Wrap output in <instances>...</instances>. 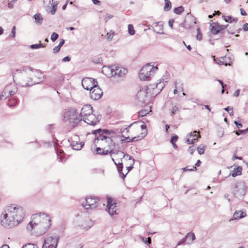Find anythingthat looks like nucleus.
Returning <instances> with one entry per match:
<instances>
[{
    "label": "nucleus",
    "mask_w": 248,
    "mask_h": 248,
    "mask_svg": "<svg viewBox=\"0 0 248 248\" xmlns=\"http://www.w3.org/2000/svg\"><path fill=\"white\" fill-rule=\"evenodd\" d=\"M24 217V212L20 207L14 205L7 206L0 217V223L6 228H11L17 225Z\"/></svg>",
    "instance_id": "nucleus-1"
},
{
    "label": "nucleus",
    "mask_w": 248,
    "mask_h": 248,
    "mask_svg": "<svg viewBox=\"0 0 248 248\" xmlns=\"http://www.w3.org/2000/svg\"><path fill=\"white\" fill-rule=\"evenodd\" d=\"M34 220H32L27 225V229L29 231L33 229L40 230V233L42 234L49 228L51 226L50 217L45 213H40L34 215Z\"/></svg>",
    "instance_id": "nucleus-2"
},
{
    "label": "nucleus",
    "mask_w": 248,
    "mask_h": 248,
    "mask_svg": "<svg viewBox=\"0 0 248 248\" xmlns=\"http://www.w3.org/2000/svg\"><path fill=\"white\" fill-rule=\"evenodd\" d=\"M158 69L157 66H153L150 63L146 64L142 67L139 73V78L140 80L148 81L151 79L155 71Z\"/></svg>",
    "instance_id": "nucleus-3"
},
{
    "label": "nucleus",
    "mask_w": 248,
    "mask_h": 248,
    "mask_svg": "<svg viewBox=\"0 0 248 248\" xmlns=\"http://www.w3.org/2000/svg\"><path fill=\"white\" fill-rule=\"evenodd\" d=\"M100 119L101 116H96L92 113L88 115L87 116H83V117H81L80 118L78 117H76L75 119V121H76L77 123L83 121L88 125L94 126L100 122Z\"/></svg>",
    "instance_id": "nucleus-4"
},
{
    "label": "nucleus",
    "mask_w": 248,
    "mask_h": 248,
    "mask_svg": "<svg viewBox=\"0 0 248 248\" xmlns=\"http://www.w3.org/2000/svg\"><path fill=\"white\" fill-rule=\"evenodd\" d=\"M125 157L128 158V160L129 161V166H128L126 167L127 169V172L125 174H124L122 172V170L123 168V163L122 162H119L118 163H117L114 161V160L112 158V160L114 162V163L117 167V170L119 173L120 177L124 179L127 174L128 173V172L132 170L133 168V165L134 164V159L131 156H123V158H124Z\"/></svg>",
    "instance_id": "nucleus-5"
},
{
    "label": "nucleus",
    "mask_w": 248,
    "mask_h": 248,
    "mask_svg": "<svg viewBox=\"0 0 248 248\" xmlns=\"http://www.w3.org/2000/svg\"><path fill=\"white\" fill-rule=\"evenodd\" d=\"M187 16L183 22L180 24V26L183 27L187 31H191L194 29L196 24V18L191 15L190 13H187Z\"/></svg>",
    "instance_id": "nucleus-6"
},
{
    "label": "nucleus",
    "mask_w": 248,
    "mask_h": 248,
    "mask_svg": "<svg viewBox=\"0 0 248 248\" xmlns=\"http://www.w3.org/2000/svg\"><path fill=\"white\" fill-rule=\"evenodd\" d=\"M115 134L116 133L114 130L102 129L101 133L98 135L96 140H99L103 139L108 140V141H110L111 139H115L117 137H120V136H116Z\"/></svg>",
    "instance_id": "nucleus-7"
},
{
    "label": "nucleus",
    "mask_w": 248,
    "mask_h": 248,
    "mask_svg": "<svg viewBox=\"0 0 248 248\" xmlns=\"http://www.w3.org/2000/svg\"><path fill=\"white\" fill-rule=\"evenodd\" d=\"M246 189L244 183L242 182L237 183L233 190L234 196L238 199L243 198L246 193Z\"/></svg>",
    "instance_id": "nucleus-8"
},
{
    "label": "nucleus",
    "mask_w": 248,
    "mask_h": 248,
    "mask_svg": "<svg viewBox=\"0 0 248 248\" xmlns=\"http://www.w3.org/2000/svg\"><path fill=\"white\" fill-rule=\"evenodd\" d=\"M105 147V148L96 147L95 149L96 154L100 155H108L110 154V155H112L113 154H118L120 152V147L110 148Z\"/></svg>",
    "instance_id": "nucleus-9"
},
{
    "label": "nucleus",
    "mask_w": 248,
    "mask_h": 248,
    "mask_svg": "<svg viewBox=\"0 0 248 248\" xmlns=\"http://www.w3.org/2000/svg\"><path fill=\"white\" fill-rule=\"evenodd\" d=\"M108 68L110 70L111 76L123 77L127 73V69L116 65L108 66Z\"/></svg>",
    "instance_id": "nucleus-10"
},
{
    "label": "nucleus",
    "mask_w": 248,
    "mask_h": 248,
    "mask_svg": "<svg viewBox=\"0 0 248 248\" xmlns=\"http://www.w3.org/2000/svg\"><path fill=\"white\" fill-rule=\"evenodd\" d=\"M59 239L57 236H47L44 240L42 248H57Z\"/></svg>",
    "instance_id": "nucleus-11"
},
{
    "label": "nucleus",
    "mask_w": 248,
    "mask_h": 248,
    "mask_svg": "<svg viewBox=\"0 0 248 248\" xmlns=\"http://www.w3.org/2000/svg\"><path fill=\"white\" fill-rule=\"evenodd\" d=\"M81 83L83 88L86 90H92L98 84L96 79L89 77L84 78Z\"/></svg>",
    "instance_id": "nucleus-12"
},
{
    "label": "nucleus",
    "mask_w": 248,
    "mask_h": 248,
    "mask_svg": "<svg viewBox=\"0 0 248 248\" xmlns=\"http://www.w3.org/2000/svg\"><path fill=\"white\" fill-rule=\"evenodd\" d=\"M77 111L76 109L74 108H70L68 109V110L64 114L63 121L64 122H66L67 121H69L70 123L72 122V120H73V122L74 124H77L78 123H77L76 121H75V119L76 117Z\"/></svg>",
    "instance_id": "nucleus-13"
},
{
    "label": "nucleus",
    "mask_w": 248,
    "mask_h": 248,
    "mask_svg": "<svg viewBox=\"0 0 248 248\" xmlns=\"http://www.w3.org/2000/svg\"><path fill=\"white\" fill-rule=\"evenodd\" d=\"M98 202V199L94 196H90L86 199L85 204H83V207L86 209H94L96 207V204Z\"/></svg>",
    "instance_id": "nucleus-14"
},
{
    "label": "nucleus",
    "mask_w": 248,
    "mask_h": 248,
    "mask_svg": "<svg viewBox=\"0 0 248 248\" xmlns=\"http://www.w3.org/2000/svg\"><path fill=\"white\" fill-rule=\"evenodd\" d=\"M116 204L114 200L111 198H107V210L110 215L113 216L117 214L118 209L116 205Z\"/></svg>",
    "instance_id": "nucleus-15"
},
{
    "label": "nucleus",
    "mask_w": 248,
    "mask_h": 248,
    "mask_svg": "<svg viewBox=\"0 0 248 248\" xmlns=\"http://www.w3.org/2000/svg\"><path fill=\"white\" fill-rule=\"evenodd\" d=\"M93 89L90 90V96L93 100L100 99L103 95V92L97 84Z\"/></svg>",
    "instance_id": "nucleus-16"
},
{
    "label": "nucleus",
    "mask_w": 248,
    "mask_h": 248,
    "mask_svg": "<svg viewBox=\"0 0 248 248\" xmlns=\"http://www.w3.org/2000/svg\"><path fill=\"white\" fill-rule=\"evenodd\" d=\"M214 61L219 65H230L232 63V58L230 56H226L220 57L219 58L215 59V57H213Z\"/></svg>",
    "instance_id": "nucleus-17"
},
{
    "label": "nucleus",
    "mask_w": 248,
    "mask_h": 248,
    "mask_svg": "<svg viewBox=\"0 0 248 248\" xmlns=\"http://www.w3.org/2000/svg\"><path fill=\"white\" fill-rule=\"evenodd\" d=\"M114 139H111L110 141H108V140H100L98 142L99 145L102 146V148H105L106 147H119V146L118 144H116L114 141Z\"/></svg>",
    "instance_id": "nucleus-18"
},
{
    "label": "nucleus",
    "mask_w": 248,
    "mask_h": 248,
    "mask_svg": "<svg viewBox=\"0 0 248 248\" xmlns=\"http://www.w3.org/2000/svg\"><path fill=\"white\" fill-rule=\"evenodd\" d=\"M93 111V108L91 105H86L82 108L78 117L80 118L83 116H87L92 113Z\"/></svg>",
    "instance_id": "nucleus-19"
},
{
    "label": "nucleus",
    "mask_w": 248,
    "mask_h": 248,
    "mask_svg": "<svg viewBox=\"0 0 248 248\" xmlns=\"http://www.w3.org/2000/svg\"><path fill=\"white\" fill-rule=\"evenodd\" d=\"M147 93L141 91H139L136 95V99L138 101L140 105L146 104V95Z\"/></svg>",
    "instance_id": "nucleus-20"
},
{
    "label": "nucleus",
    "mask_w": 248,
    "mask_h": 248,
    "mask_svg": "<svg viewBox=\"0 0 248 248\" xmlns=\"http://www.w3.org/2000/svg\"><path fill=\"white\" fill-rule=\"evenodd\" d=\"M210 26L211 31L213 34L216 35L220 32L223 33L221 31V27H220V25L219 23L217 22H213Z\"/></svg>",
    "instance_id": "nucleus-21"
},
{
    "label": "nucleus",
    "mask_w": 248,
    "mask_h": 248,
    "mask_svg": "<svg viewBox=\"0 0 248 248\" xmlns=\"http://www.w3.org/2000/svg\"><path fill=\"white\" fill-rule=\"evenodd\" d=\"M222 18L223 19V20L229 23H232L233 22L236 23L238 19L237 17H233L231 16H225L222 15Z\"/></svg>",
    "instance_id": "nucleus-22"
},
{
    "label": "nucleus",
    "mask_w": 248,
    "mask_h": 248,
    "mask_svg": "<svg viewBox=\"0 0 248 248\" xmlns=\"http://www.w3.org/2000/svg\"><path fill=\"white\" fill-rule=\"evenodd\" d=\"M102 132V128H100L94 130H93L91 132L92 134H93L95 136V138L93 140V143L96 145L97 144H98L99 140H96V138Z\"/></svg>",
    "instance_id": "nucleus-23"
},
{
    "label": "nucleus",
    "mask_w": 248,
    "mask_h": 248,
    "mask_svg": "<svg viewBox=\"0 0 248 248\" xmlns=\"http://www.w3.org/2000/svg\"><path fill=\"white\" fill-rule=\"evenodd\" d=\"M35 143L36 146L35 147L37 148H38L40 147L43 145L46 144L48 146H51L52 144L51 142L50 141H44L43 140H41L39 142H38L37 140H35L34 141L30 142V143Z\"/></svg>",
    "instance_id": "nucleus-24"
},
{
    "label": "nucleus",
    "mask_w": 248,
    "mask_h": 248,
    "mask_svg": "<svg viewBox=\"0 0 248 248\" xmlns=\"http://www.w3.org/2000/svg\"><path fill=\"white\" fill-rule=\"evenodd\" d=\"M154 26L153 27L154 29V31L156 32V33L158 34H163V32H161L159 31H156V28L158 27L159 28L160 30H163V24L162 23V22H157L154 23L153 24Z\"/></svg>",
    "instance_id": "nucleus-25"
},
{
    "label": "nucleus",
    "mask_w": 248,
    "mask_h": 248,
    "mask_svg": "<svg viewBox=\"0 0 248 248\" xmlns=\"http://www.w3.org/2000/svg\"><path fill=\"white\" fill-rule=\"evenodd\" d=\"M245 212L235 211L233 214V218L234 219H240L246 216Z\"/></svg>",
    "instance_id": "nucleus-26"
},
{
    "label": "nucleus",
    "mask_w": 248,
    "mask_h": 248,
    "mask_svg": "<svg viewBox=\"0 0 248 248\" xmlns=\"http://www.w3.org/2000/svg\"><path fill=\"white\" fill-rule=\"evenodd\" d=\"M52 79L54 82H61L64 80V77L61 73H57L54 75Z\"/></svg>",
    "instance_id": "nucleus-27"
},
{
    "label": "nucleus",
    "mask_w": 248,
    "mask_h": 248,
    "mask_svg": "<svg viewBox=\"0 0 248 248\" xmlns=\"http://www.w3.org/2000/svg\"><path fill=\"white\" fill-rule=\"evenodd\" d=\"M242 167L241 166H238L237 168L233 169L232 171V177H234L238 175H240L242 174Z\"/></svg>",
    "instance_id": "nucleus-28"
},
{
    "label": "nucleus",
    "mask_w": 248,
    "mask_h": 248,
    "mask_svg": "<svg viewBox=\"0 0 248 248\" xmlns=\"http://www.w3.org/2000/svg\"><path fill=\"white\" fill-rule=\"evenodd\" d=\"M39 78V80L41 79V78ZM42 81V80H40L39 81H36V82L35 81L34 82H32V78H29V80H28V82H27L24 85H22V87H31V86H33L34 85L39 84Z\"/></svg>",
    "instance_id": "nucleus-29"
},
{
    "label": "nucleus",
    "mask_w": 248,
    "mask_h": 248,
    "mask_svg": "<svg viewBox=\"0 0 248 248\" xmlns=\"http://www.w3.org/2000/svg\"><path fill=\"white\" fill-rule=\"evenodd\" d=\"M33 18L35 19V21L37 24H42L43 18L40 13L35 14L33 16Z\"/></svg>",
    "instance_id": "nucleus-30"
},
{
    "label": "nucleus",
    "mask_w": 248,
    "mask_h": 248,
    "mask_svg": "<svg viewBox=\"0 0 248 248\" xmlns=\"http://www.w3.org/2000/svg\"><path fill=\"white\" fill-rule=\"evenodd\" d=\"M185 237L189 241L187 243H191L195 239L194 233L191 232H188Z\"/></svg>",
    "instance_id": "nucleus-31"
},
{
    "label": "nucleus",
    "mask_w": 248,
    "mask_h": 248,
    "mask_svg": "<svg viewBox=\"0 0 248 248\" xmlns=\"http://www.w3.org/2000/svg\"><path fill=\"white\" fill-rule=\"evenodd\" d=\"M170 104L172 106V108L170 112V115L172 116L176 114V113L179 111V108L177 105H173V102L170 101Z\"/></svg>",
    "instance_id": "nucleus-32"
},
{
    "label": "nucleus",
    "mask_w": 248,
    "mask_h": 248,
    "mask_svg": "<svg viewBox=\"0 0 248 248\" xmlns=\"http://www.w3.org/2000/svg\"><path fill=\"white\" fill-rule=\"evenodd\" d=\"M71 145H72L73 149L75 150H80L83 147V145H84V143H82V142L78 143L77 142L76 143H73Z\"/></svg>",
    "instance_id": "nucleus-33"
},
{
    "label": "nucleus",
    "mask_w": 248,
    "mask_h": 248,
    "mask_svg": "<svg viewBox=\"0 0 248 248\" xmlns=\"http://www.w3.org/2000/svg\"><path fill=\"white\" fill-rule=\"evenodd\" d=\"M52 2V9L50 11V13L52 15H54L56 12L57 9V6L58 4V2L57 1H55L53 2V0H51Z\"/></svg>",
    "instance_id": "nucleus-34"
},
{
    "label": "nucleus",
    "mask_w": 248,
    "mask_h": 248,
    "mask_svg": "<svg viewBox=\"0 0 248 248\" xmlns=\"http://www.w3.org/2000/svg\"><path fill=\"white\" fill-rule=\"evenodd\" d=\"M165 2L164 10L165 11H169L171 8V3L169 0H165Z\"/></svg>",
    "instance_id": "nucleus-35"
},
{
    "label": "nucleus",
    "mask_w": 248,
    "mask_h": 248,
    "mask_svg": "<svg viewBox=\"0 0 248 248\" xmlns=\"http://www.w3.org/2000/svg\"><path fill=\"white\" fill-rule=\"evenodd\" d=\"M184 11V8L182 6L176 7L173 10V12L177 15H180L182 12Z\"/></svg>",
    "instance_id": "nucleus-36"
},
{
    "label": "nucleus",
    "mask_w": 248,
    "mask_h": 248,
    "mask_svg": "<svg viewBox=\"0 0 248 248\" xmlns=\"http://www.w3.org/2000/svg\"><path fill=\"white\" fill-rule=\"evenodd\" d=\"M197 34L196 36V38L197 40L201 41L202 39V35L201 30L200 27H197Z\"/></svg>",
    "instance_id": "nucleus-37"
},
{
    "label": "nucleus",
    "mask_w": 248,
    "mask_h": 248,
    "mask_svg": "<svg viewBox=\"0 0 248 248\" xmlns=\"http://www.w3.org/2000/svg\"><path fill=\"white\" fill-rule=\"evenodd\" d=\"M9 100L12 102V104L9 105L10 106H16L19 103V99L15 97H13Z\"/></svg>",
    "instance_id": "nucleus-38"
},
{
    "label": "nucleus",
    "mask_w": 248,
    "mask_h": 248,
    "mask_svg": "<svg viewBox=\"0 0 248 248\" xmlns=\"http://www.w3.org/2000/svg\"><path fill=\"white\" fill-rule=\"evenodd\" d=\"M128 31L130 35H133L135 33V31L133 25L129 24L128 25Z\"/></svg>",
    "instance_id": "nucleus-39"
},
{
    "label": "nucleus",
    "mask_w": 248,
    "mask_h": 248,
    "mask_svg": "<svg viewBox=\"0 0 248 248\" xmlns=\"http://www.w3.org/2000/svg\"><path fill=\"white\" fill-rule=\"evenodd\" d=\"M44 46H43V45L41 43H40L39 44H35L31 45L30 46V48L32 49H38V48L43 47Z\"/></svg>",
    "instance_id": "nucleus-40"
},
{
    "label": "nucleus",
    "mask_w": 248,
    "mask_h": 248,
    "mask_svg": "<svg viewBox=\"0 0 248 248\" xmlns=\"http://www.w3.org/2000/svg\"><path fill=\"white\" fill-rule=\"evenodd\" d=\"M204 147H205L204 146H203L202 145H200L197 148L198 153L199 155H201L204 153Z\"/></svg>",
    "instance_id": "nucleus-41"
},
{
    "label": "nucleus",
    "mask_w": 248,
    "mask_h": 248,
    "mask_svg": "<svg viewBox=\"0 0 248 248\" xmlns=\"http://www.w3.org/2000/svg\"><path fill=\"white\" fill-rule=\"evenodd\" d=\"M148 113V110L143 109L138 112V116L139 117H143L146 116Z\"/></svg>",
    "instance_id": "nucleus-42"
},
{
    "label": "nucleus",
    "mask_w": 248,
    "mask_h": 248,
    "mask_svg": "<svg viewBox=\"0 0 248 248\" xmlns=\"http://www.w3.org/2000/svg\"><path fill=\"white\" fill-rule=\"evenodd\" d=\"M224 109L227 111L230 116L233 115V108L231 106H228L224 108Z\"/></svg>",
    "instance_id": "nucleus-43"
},
{
    "label": "nucleus",
    "mask_w": 248,
    "mask_h": 248,
    "mask_svg": "<svg viewBox=\"0 0 248 248\" xmlns=\"http://www.w3.org/2000/svg\"><path fill=\"white\" fill-rule=\"evenodd\" d=\"M59 37V34L56 32H53L51 35L50 39L52 42H55Z\"/></svg>",
    "instance_id": "nucleus-44"
},
{
    "label": "nucleus",
    "mask_w": 248,
    "mask_h": 248,
    "mask_svg": "<svg viewBox=\"0 0 248 248\" xmlns=\"http://www.w3.org/2000/svg\"><path fill=\"white\" fill-rule=\"evenodd\" d=\"M178 136L176 135L172 136L170 140V142L171 144L176 143V142L178 140Z\"/></svg>",
    "instance_id": "nucleus-45"
},
{
    "label": "nucleus",
    "mask_w": 248,
    "mask_h": 248,
    "mask_svg": "<svg viewBox=\"0 0 248 248\" xmlns=\"http://www.w3.org/2000/svg\"><path fill=\"white\" fill-rule=\"evenodd\" d=\"M246 132H248V127L245 129H239L238 131H236L235 134L237 135H239L240 134H245Z\"/></svg>",
    "instance_id": "nucleus-46"
},
{
    "label": "nucleus",
    "mask_w": 248,
    "mask_h": 248,
    "mask_svg": "<svg viewBox=\"0 0 248 248\" xmlns=\"http://www.w3.org/2000/svg\"><path fill=\"white\" fill-rule=\"evenodd\" d=\"M114 31L112 30H111L109 32H108L107 33V35H108V37H107V39L109 41H110L113 38V37L114 35Z\"/></svg>",
    "instance_id": "nucleus-47"
},
{
    "label": "nucleus",
    "mask_w": 248,
    "mask_h": 248,
    "mask_svg": "<svg viewBox=\"0 0 248 248\" xmlns=\"http://www.w3.org/2000/svg\"><path fill=\"white\" fill-rule=\"evenodd\" d=\"M93 62L96 64H100L103 62V60L101 57H98L97 58L94 59L93 60Z\"/></svg>",
    "instance_id": "nucleus-48"
},
{
    "label": "nucleus",
    "mask_w": 248,
    "mask_h": 248,
    "mask_svg": "<svg viewBox=\"0 0 248 248\" xmlns=\"http://www.w3.org/2000/svg\"><path fill=\"white\" fill-rule=\"evenodd\" d=\"M22 248H38V247L34 244H28L23 246Z\"/></svg>",
    "instance_id": "nucleus-49"
},
{
    "label": "nucleus",
    "mask_w": 248,
    "mask_h": 248,
    "mask_svg": "<svg viewBox=\"0 0 248 248\" xmlns=\"http://www.w3.org/2000/svg\"><path fill=\"white\" fill-rule=\"evenodd\" d=\"M16 0H12L8 3V7L10 9H12Z\"/></svg>",
    "instance_id": "nucleus-50"
},
{
    "label": "nucleus",
    "mask_w": 248,
    "mask_h": 248,
    "mask_svg": "<svg viewBox=\"0 0 248 248\" xmlns=\"http://www.w3.org/2000/svg\"><path fill=\"white\" fill-rule=\"evenodd\" d=\"M142 241L146 244H150L151 243V238L149 237L147 239L144 237L142 238Z\"/></svg>",
    "instance_id": "nucleus-51"
},
{
    "label": "nucleus",
    "mask_w": 248,
    "mask_h": 248,
    "mask_svg": "<svg viewBox=\"0 0 248 248\" xmlns=\"http://www.w3.org/2000/svg\"><path fill=\"white\" fill-rule=\"evenodd\" d=\"M195 150H196V147L194 145H192V146H190L188 148V152L190 154H192L195 152Z\"/></svg>",
    "instance_id": "nucleus-52"
},
{
    "label": "nucleus",
    "mask_w": 248,
    "mask_h": 248,
    "mask_svg": "<svg viewBox=\"0 0 248 248\" xmlns=\"http://www.w3.org/2000/svg\"><path fill=\"white\" fill-rule=\"evenodd\" d=\"M234 124H235L236 127L239 129H240L242 127L243 125L240 121H234Z\"/></svg>",
    "instance_id": "nucleus-53"
},
{
    "label": "nucleus",
    "mask_w": 248,
    "mask_h": 248,
    "mask_svg": "<svg viewBox=\"0 0 248 248\" xmlns=\"http://www.w3.org/2000/svg\"><path fill=\"white\" fill-rule=\"evenodd\" d=\"M16 35V27L14 26L13 27L11 31V32L10 34V37L14 38Z\"/></svg>",
    "instance_id": "nucleus-54"
},
{
    "label": "nucleus",
    "mask_w": 248,
    "mask_h": 248,
    "mask_svg": "<svg viewBox=\"0 0 248 248\" xmlns=\"http://www.w3.org/2000/svg\"><path fill=\"white\" fill-rule=\"evenodd\" d=\"M56 155H61L63 153V151L58 148L55 147Z\"/></svg>",
    "instance_id": "nucleus-55"
},
{
    "label": "nucleus",
    "mask_w": 248,
    "mask_h": 248,
    "mask_svg": "<svg viewBox=\"0 0 248 248\" xmlns=\"http://www.w3.org/2000/svg\"><path fill=\"white\" fill-rule=\"evenodd\" d=\"M184 171H194L196 170V168L195 166H193L191 168L189 169L188 167L184 168L183 169Z\"/></svg>",
    "instance_id": "nucleus-56"
},
{
    "label": "nucleus",
    "mask_w": 248,
    "mask_h": 248,
    "mask_svg": "<svg viewBox=\"0 0 248 248\" xmlns=\"http://www.w3.org/2000/svg\"><path fill=\"white\" fill-rule=\"evenodd\" d=\"M61 48V47L60 46H59L58 45L57 46H55L53 49V53L54 54H56V53H58L60 51Z\"/></svg>",
    "instance_id": "nucleus-57"
},
{
    "label": "nucleus",
    "mask_w": 248,
    "mask_h": 248,
    "mask_svg": "<svg viewBox=\"0 0 248 248\" xmlns=\"http://www.w3.org/2000/svg\"><path fill=\"white\" fill-rule=\"evenodd\" d=\"M140 128L142 130H145V133H144V135L143 137L145 136V135L147 134V126L145 124H142L140 126Z\"/></svg>",
    "instance_id": "nucleus-58"
},
{
    "label": "nucleus",
    "mask_w": 248,
    "mask_h": 248,
    "mask_svg": "<svg viewBox=\"0 0 248 248\" xmlns=\"http://www.w3.org/2000/svg\"><path fill=\"white\" fill-rule=\"evenodd\" d=\"M122 137L124 138V139H121V140L122 143L128 142L127 141H128V140H129V139H130L129 137H125L124 135H122Z\"/></svg>",
    "instance_id": "nucleus-59"
},
{
    "label": "nucleus",
    "mask_w": 248,
    "mask_h": 248,
    "mask_svg": "<svg viewBox=\"0 0 248 248\" xmlns=\"http://www.w3.org/2000/svg\"><path fill=\"white\" fill-rule=\"evenodd\" d=\"M71 60V57L69 56H66L62 59V62H69Z\"/></svg>",
    "instance_id": "nucleus-60"
},
{
    "label": "nucleus",
    "mask_w": 248,
    "mask_h": 248,
    "mask_svg": "<svg viewBox=\"0 0 248 248\" xmlns=\"http://www.w3.org/2000/svg\"><path fill=\"white\" fill-rule=\"evenodd\" d=\"M186 237H184L182 239H181L177 244V246H179L184 244L185 242L186 241Z\"/></svg>",
    "instance_id": "nucleus-61"
},
{
    "label": "nucleus",
    "mask_w": 248,
    "mask_h": 248,
    "mask_svg": "<svg viewBox=\"0 0 248 248\" xmlns=\"http://www.w3.org/2000/svg\"><path fill=\"white\" fill-rule=\"evenodd\" d=\"M5 93H6L4 92H2V93L0 94V100H5L7 98V97L5 95Z\"/></svg>",
    "instance_id": "nucleus-62"
},
{
    "label": "nucleus",
    "mask_w": 248,
    "mask_h": 248,
    "mask_svg": "<svg viewBox=\"0 0 248 248\" xmlns=\"http://www.w3.org/2000/svg\"><path fill=\"white\" fill-rule=\"evenodd\" d=\"M196 139H194L193 140H190L189 139H187L186 140V142L188 144H192L195 140H196Z\"/></svg>",
    "instance_id": "nucleus-63"
},
{
    "label": "nucleus",
    "mask_w": 248,
    "mask_h": 248,
    "mask_svg": "<svg viewBox=\"0 0 248 248\" xmlns=\"http://www.w3.org/2000/svg\"><path fill=\"white\" fill-rule=\"evenodd\" d=\"M242 30L245 31H248V23H246L243 25Z\"/></svg>",
    "instance_id": "nucleus-64"
}]
</instances>
